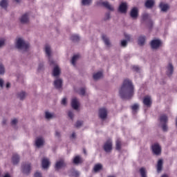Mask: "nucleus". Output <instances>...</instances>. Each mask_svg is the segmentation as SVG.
Listing matches in <instances>:
<instances>
[{
  "label": "nucleus",
  "instance_id": "obj_1",
  "mask_svg": "<svg viewBox=\"0 0 177 177\" xmlns=\"http://www.w3.org/2000/svg\"><path fill=\"white\" fill-rule=\"evenodd\" d=\"M119 94L122 99H131L133 96V84L129 80H125L119 90Z\"/></svg>",
  "mask_w": 177,
  "mask_h": 177
},
{
  "label": "nucleus",
  "instance_id": "obj_2",
  "mask_svg": "<svg viewBox=\"0 0 177 177\" xmlns=\"http://www.w3.org/2000/svg\"><path fill=\"white\" fill-rule=\"evenodd\" d=\"M15 46L17 48V49L27 50L28 48H30V44L26 42L23 38L19 37L16 39Z\"/></svg>",
  "mask_w": 177,
  "mask_h": 177
},
{
  "label": "nucleus",
  "instance_id": "obj_3",
  "mask_svg": "<svg viewBox=\"0 0 177 177\" xmlns=\"http://www.w3.org/2000/svg\"><path fill=\"white\" fill-rule=\"evenodd\" d=\"M103 149L106 153H111L113 151V140L109 138L104 144Z\"/></svg>",
  "mask_w": 177,
  "mask_h": 177
},
{
  "label": "nucleus",
  "instance_id": "obj_4",
  "mask_svg": "<svg viewBox=\"0 0 177 177\" xmlns=\"http://www.w3.org/2000/svg\"><path fill=\"white\" fill-rule=\"evenodd\" d=\"M21 172L24 175H28L31 172V163L24 162L21 165Z\"/></svg>",
  "mask_w": 177,
  "mask_h": 177
},
{
  "label": "nucleus",
  "instance_id": "obj_5",
  "mask_svg": "<svg viewBox=\"0 0 177 177\" xmlns=\"http://www.w3.org/2000/svg\"><path fill=\"white\" fill-rule=\"evenodd\" d=\"M44 50H45L46 55L48 57V62H49L50 64H53V63H55V61H53V59L52 58H50V55L52 53V50L50 49V46L46 45L45 48H44Z\"/></svg>",
  "mask_w": 177,
  "mask_h": 177
},
{
  "label": "nucleus",
  "instance_id": "obj_6",
  "mask_svg": "<svg viewBox=\"0 0 177 177\" xmlns=\"http://www.w3.org/2000/svg\"><path fill=\"white\" fill-rule=\"evenodd\" d=\"M53 65L54 66V68L53 69V77H59V75H60V73H61V70H60V67H59V66L57 64H56V63H54L52 64H50V66H52Z\"/></svg>",
  "mask_w": 177,
  "mask_h": 177
},
{
  "label": "nucleus",
  "instance_id": "obj_7",
  "mask_svg": "<svg viewBox=\"0 0 177 177\" xmlns=\"http://www.w3.org/2000/svg\"><path fill=\"white\" fill-rule=\"evenodd\" d=\"M151 49H158L161 46V40L158 39H153L150 43Z\"/></svg>",
  "mask_w": 177,
  "mask_h": 177
},
{
  "label": "nucleus",
  "instance_id": "obj_8",
  "mask_svg": "<svg viewBox=\"0 0 177 177\" xmlns=\"http://www.w3.org/2000/svg\"><path fill=\"white\" fill-rule=\"evenodd\" d=\"M118 12L123 14L127 13L128 12V3L127 2L121 3L118 8Z\"/></svg>",
  "mask_w": 177,
  "mask_h": 177
},
{
  "label": "nucleus",
  "instance_id": "obj_9",
  "mask_svg": "<svg viewBox=\"0 0 177 177\" xmlns=\"http://www.w3.org/2000/svg\"><path fill=\"white\" fill-rule=\"evenodd\" d=\"M45 145V138L42 136H39L35 140V146L36 147H42Z\"/></svg>",
  "mask_w": 177,
  "mask_h": 177
},
{
  "label": "nucleus",
  "instance_id": "obj_10",
  "mask_svg": "<svg viewBox=\"0 0 177 177\" xmlns=\"http://www.w3.org/2000/svg\"><path fill=\"white\" fill-rule=\"evenodd\" d=\"M98 115L101 120H106L107 118V109L104 108L100 109Z\"/></svg>",
  "mask_w": 177,
  "mask_h": 177
},
{
  "label": "nucleus",
  "instance_id": "obj_11",
  "mask_svg": "<svg viewBox=\"0 0 177 177\" xmlns=\"http://www.w3.org/2000/svg\"><path fill=\"white\" fill-rule=\"evenodd\" d=\"M152 151L156 156H160L161 154V147L158 144H154L152 145Z\"/></svg>",
  "mask_w": 177,
  "mask_h": 177
},
{
  "label": "nucleus",
  "instance_id": "obj_12",
  "mask_svg": "<svg viewBox=\"0 0 177 177\" xmlns=\"http://www.w3.org/2000/svg\"><path fill=\"white\" fill-rule=\"evenodd\" d=\"M71 106L74 110H78L80 108V100L75 97L71 100Z\"/></svg>",
  "mask_w": 177,
  "mask_h": 177
},
{
  "label": "nucleus",
  "instance_id": "obj_13",
  "mask_svg": "<svg viewBox=\"0 0 177 177\" xmlns=\"http://www.w3.org/2000/svg\"><path fill=\"white\" fill-rule=\"evenodd\" d=\"M54 86L56 89H62V88L63 86V79L57 78L54 81Z\"/></svg>",
  "mask_w": 177,
  "mask_h": 177
},
{
  "label": "nucleus",
  "instance_id": "obj_14",
  "mask_svg": "<svg viewBox=\"0 0 177 177\" xmlns=\"http://www.w3.org/2000/svg\"><path fill=\"white\" fill-rule=\"evenodd\" d=\"M66 167V162H64V160L63 159L57 161L55 164V169L59 170L62 169V168H64Z\"/></svg>",
  "mask_w": 177,
  "mask_h": 177
},
{
  "label": "nucleus",
  "instance_id": "obj_15",
  "mask_svg": "<svg viewBox=\"0 0 177 177\" xmlns=\"http://www.w3.org/2000/svg\"><path fill=\"white\" fill-rule=\"evenodd\" d=\"M30 21V17L28 16V13L24 14L20 18V22L22 24H27Z\"/></svg>",
  "mask_w": 177,
  "mask_h": 177
},
{
  "label": "nucleus",
  "instance_id": "obj_16",
  "mask_svg": "<svg viewBox=\"0 0 177 177\" xmlns=\"http://www.w3.org/2000/svg\"><path fill=\"white\" fill-rule=\"evenodd\" d=\"M151 97H150L149 95H147L144 97L143 104H145V106H147V107H150V106H151Z\"/></svg>",
  "mask_w": 177,
  "mask_h": 177
},
{
  "label": "nucleus",
  "instance_id": "obj_17",
  "mask_svg": "<svg viewBox=\"0 0 177 177\" xmlns=\"http://www.w3.org/2000/svg\"><path fill=\"white\" fill-rule=\"evenodd\" d=\"M41 165L44 169H48V168H49V165H50V162L47 158H44L41 160Z\"/></svg>",
  "mask_w": 177,
  "mask_h": 177
},
{
  "label": "nucleus",
  "instance_id": "obj_18",
  "mask_svg": "<svg viewBox=\"0 0 177 177\" xmlns=\"http://www.w3.org/2000/svg\"><path fill=\"white\" fill-rule=\"evenodd\" d=\"M166 74L168 75V77H171L172 74H174V65L172 64L169 63L167 66V71Z\"/></svg>",
  "mask_w": 177,
  "mask_h": 177
},
{
  "label": "nucleus",
  "instance_id": "obj_19",
  "mask_svg": "<svg viewBox=\"0 0 177 177\" xmlns=\"http://www.w3.org/2000/svg\"><path fill=\"white\" fill-rule=\"evenodd\" d=\"M138 8L134 7L133 9H131V12H130V16L131 18L133 19H138Z\"/></svg>",
  "mask_w": 177,
  "mask_h": 177
},
{
  "label": "nucleus",
  "instance_id": "obj_20",
  "mask_svg": "<svg viewBox=\"0 0 177 177\" xmlns=\"http://www.w3.org/2000/svg\"><path fill=\"white\" fill-rule=\"evenodd\" d=\"M146 42V36L141 35L138 37V43L140 46H143Z\"/></svg>",
  "mask_w": 177,
  "mask_h": 177
},
{
  "label": "nucleus",
  "instance_id": "obj_21",
  "mask_svg": "<svg viewBox=\"0 0 177 177\" xmlns=\"http://www.w3.org/2000/svg\"><path fill=\"white\" fill-rule=\"evenodd\" d=\"M26 96L27 93L24 91L18 92L17 94V97L19 99V100H24Z\"/></svg>",
  "mask_w": 177,
  "mask_h": 177
},
{
  "label": "nucleus",
  "instance_id": "obj_22",
  "mask_svg": "<svg viewBox=\"0 0 177 177\" xmlns=\"http://www.w3.org/2000/svg\"><path fill=\"white\" fill-rule=\"evenodd\" d=\"M102 39L106 45V46H107V48H110V46H111V43L110 42V39H109V37H107V36L103 35Z\"/></svg>",
  "mask_w": 177,
  "mask_h": 177
},
{
  "label": "nucleus",
  "instance_id": "obj_23",
  "mask_svg": "<svg viewBox=\"0 0 177 177\" xmlns=\"http://www.w3.org/2000/svg\"><path fill=\"white\" fill-rule=\"evenodd\" d=\"M12 164H14V165L19 164V162L20 161V156H19V155H17V154H14L12 156Z\"/></svg>",
  "mask_w": 177,
  "mask_h": 177
},
{
  "label": "nucleus",
  "instance_id": "obj_24",
  "mask_svg": "<svg viewBox=\"0 0 177 177\" xmlns=\"http://www.w3.org/2000/svg\"><path fill=\"white\" fill-rule=\"evenodd\" d=\"M102 5H103V6H104V8H106L109 10H111V12H113L114 10V8L112 7V6L110 5V3L108 1L102 2Z\"/></svg>",
  "mask_w": 177,
  "mask_h": 177
},
{
  "label": "nucleus",
  "instance_id": "obj_25",
  "mask_svg": "<svg viewBox=\"0 0 177 177\" xmlns=\"http://www.w3.org/2000/svg\"><path fill=\"white\" fill-rule=\"evenodd\" d=\"M160 122L161 124H167V122H168V116H167V115H160Z\"/></svg>",
  "mask_w": 177,
  "mask_h": 177
},
{
  "label": "nucleus",
  "instance_id": "obj_26",
  "mask_svg": "<svg viewBox=\"0 0 177 177\" xmlns=\"http://www.w3.org/2000/svg\"><path fill=\"white\" fill-rule=\"evenodd\" d=\"M103 168V165L100 163L95 164L93 167V172H99V171L102 170Z\"/></svg>",
  "mask_w": 177,
  "mask_h": 177
},
{
  "label": "nucleus",
  "instance_id": "obj_27",
  "mask_svg": "<svg viewBox=\"0 0 177 177\" xmlns=\"http://www.w3.org/2000/svg\"><path fill=\"white\" fill-rule=\"evenodd\" d=\"M159 6L162 12H167V10L169 9V6H168V4H165L164 3H160Z\"/></svg>",
  "mask_w": 177,
  "mask_h": 177
},
{
  "label": "nucleus",
  "instance_id": "obj_28",
  "mask_svg": "<svg viewBox=\"0 0 177 177\" xmlns=\"http://www.w3.org/2000/svg\"><path fill=\"white\" fill-rule=\"evenodd\" d=\"M162 164L163 162L162 159L158 161L157 166H156L157 172L158 173L161 172V171L162 170Z\"/></svg>",
  "mask_w": 177,
  "mask_h": 177
},
{
  "label": "nucleus",
  "instance_id": "obj_29",
  "mask_svg": "<svg viewBox=\"0 0 177 177\" xmlns=\"http://www.w3.org/2000/svg\"><path fill=\"white\" fill-rule=\"evenodd\" d=\"M153 6H154V0H147L145 2V6L148 9H150V8H153Z\"/></svg>",
  "mask_w": 177,
  "mask_h": 177
},
{
  "label": "nucleus",
  "instance_id": "obj_30",
  "mask_svg": "<svg viewBox=\"0 0 177 177\" xmlns=\"http://www.w3.org/2000/svg\"><path fill=\"white\" fill-rule=\"evenodd\" d=\"M131 110L133 114H136L138 110H139V104H134L131 106Z\"/></svg>",
  "mask_w": 177,
  "mask_h": 177
},
{
  "label": "nucleus",
  "instance_id": "obj_31",
  "mask_svg": "<svg viewBox=\"0 0 177 177\" xmlns=\"http://www.w3.org/2000/svg\"><path fill=\"white\" fill-rule=\"evenodd\" d=\"M80 162H82V158H81V156H77L73 158V164H80Z\"/></svg>",
  "mask_w": 177,
  "mask_h": 177
},
{
  "label": "nucleus",
  "instance_id": "obj_32",
  "mask_svg": "<svg viewBox=\"0 0 177 177\" xmlns=\"http://www.w3.org/2000/svg\"><path fill=\"white\" fill-rule=\"evenodd\" d=\"M103 77V73L102 72H97L93 75V79L95 80H100Z\"/></svg>",
  "mask_w": 177,
  "mask_h": 177
},
{
  "label": "nucleus",
  "instance_id": "obj_33",
  "mask_svg": "<svg viewBox=\"0 0 177 177\" xmlns=\"http://www.w3.org/2000/svg\"><path fill=\"white\" fill-rule=\"evenodd\" d=\"M45 117L46 120H50L55 117V114L50 113L49 111H46L45 113Z\"/></svg>",
  "mask_w": 177,
  "mask_h": 177
},
{
  "label": "nucleus",
  "instance_id": "obj_34",
  "mask_svg": "<svg viewBox=\"0 0 177 177\" xmlns=\"http://www.w3.org/2000/svg\"><path fill=\"white\" fill-rule=\"evenodd\" d=\"M71 176L78 177L80 176V171L73 169L71 170Z\"/></svg>",
  "mask_w": 177,
  "mask_h": 177
},
{
  "label": "nucleus",
  "instance_id": "obj_35",
  "mask_svg": "<svg viewBox=\"0 0 177 177\" xmlns=\"http://www.w3.org/2000/svg\"><path fill=\"white\" fill-rule=\"evenodd\" d=\"M0 6L6 9V8H8V0H1L0 1Z\"/></svg>",
  "mask_w": 177,
  "mask_h": 177
},
{
  "label": "nucleus",
  "instance_id": "obj_36",
  "mask_svg": "<svg viewBox=\"0 0 177 177\" xmlns=\"http://www.w3.org/2000/svg\"><path fill=\"white\" fill-rule=\"evenodd\" d=\"M71 39L73 42H78V41H80V36H78L77 35H72L71 37Z\"/></svg>",
  "mask_w": 177,
  "mask_h": 177
},
{
  "label": "nucleus",
  "instance_id": "obj_37",
  "mask_svg": "<svg viewBox=\"0 0 177 177\" xmlns=\"http://www.w3.org/2000/svg\"><path fill=\"white\" fill-rule=\"evenodd\" d=\"M92 3V0H82V5L83 6H89Z\"/></svg>",
  "mask_w": 177,
  "mask_h": 177
},
{
  "label": "nucleus",
  "instance_id": "obj_38",
  "mask_svg": "<svg viewBox=\"0 0 177 177\" xmlns=\"http://www.w3.org/2000/svg\"><path fill=\"white\" fill-rule=\"evenodd\" d=\"M78 59H80V55H74L72 57L71 64H73V66H75V62H77L78 60Z\"/></svg>",
  "mask_w": 177,
  "mask_h": 177
},
{
  "label": "nucleus",
  "instance_id": "obj_39",
  "mask_svg": "<svg viewBox=\"0 0 177 177\" xmlns=\"http://www.w3.org/2000/svg\"><path fill=\"white\" fill-rule=\"evenodd\" d=\"M140 174L142 177H147V175L146 174V169H145V167L140 169Z\"/></svg>",
  "mask_w": 177,
  "mask_h": 177
},
{
  "label": "nucleus",
  "instance_id": "obj_40",
  "mask_svg": "<svg viewBox=\"0 0 177 177\" xmlns=\"http://www.w3.org/2000/svg\"><path fill=\"white\" fill-rule=\"evenodd\" d=\"M6 44V39L3 38L0 39V49H1V48H3V46H5Z\"/></svg>",
  "mask_w": 177,
  "mask_h": 177
},
{
  "label": "nucleus",
  "instance_id": "obj_41",
  "mask_svg": "<svg viewBox=\"0 0 177 177\" xmlns=\"http://www.w3.org/2000/svg\"><path fill=\"white\" fill-rule=\"evenodd\" d=\"M115 146H116V150H121V140H117Z\"/></svg>",
  "mask_w": 177,
  "mask_h": 177
},
{
  "label": "nucleus",
  "instance_id": "obj_42",
  "mask_svg": "<svg viewBox=\"0 0 177 177\" xmlns=\"http://www.w3.org/2000/svg\"><path fill=\"white\" fill-rule=\"evenodd\" d=\"M5 74V66L2 64H0V75Z\"/></svg>",
  "mask_w": 177,
  "mask_h": 177
},
{
  "label": "nucleus",
  "instance_id": "obj_43",
  "mask_svg": "<svg viewBox=\"0 0 177 177\" xmlns=\"http://www.w3.org/2000/svg\"><path fill=\"white\" fill-rule=\"evenodd\" d=\"M86 92V90L85 88H82L80 89L79 94L82 96H85V93Z\"/></svg>",
  "mask_w": 177,
  "mask_h": 177
},
{
  "label": "nucleus",
  "instance_id": "obj_44",
  "mask_svg": "<svg viewBox=\"0 0 177 177\" xmlns=\"http://www.w3.org/2000/svg\"><path fill=\"white\" fill-rule=\"evenodd\" d=\"M162 129L164 132H167V131H168V126H167V123L162 124Z\"/></svg>",
  "mask_w": 177,
  "mask_h": 177
},
{
  "label": "nucleus",
  "instance_id": "obj_45",
  "mask_svg": "<svg viewBox=\"0 0 177 177\" xmlns=\"http://www.w3.org/2000/svg\"><path fill=\"white\" fill-rule=\"evenodd\" d=\"M76 138H77V133H75V132H73L72 134L70 136V139L71 140H74Z\"/></svg>",
  "mask_w": 177,
  "mask_h": 177
},
{
  "label": "nucleus",
  "instance_id": "obj_46",
  "mask_svg": "<svg viewBox=\"0 0 177 177\" xmlns=\"http://www.w3.org/2000/svg\"><path fill=\"white\" fill-rule=\"evenodd\" d=\"M127 45H128V41L127 40L121 41V46H122L123 48H125V46H127Z\"/></svg>",
  "mask_w": 177,
  "mask_h": 177
},
{
  "label": "nucleus",
  "instance_id": "obj_47",
  "mask_svg": "<svg viewBox=\"0 0 177 177\" xmlns=\"http://www.w3.org/2000/svg\"><path fill=\"white\" fill-rule=\"evenodd\" d=\"M147 19H149V15L148 14H143L142 16V20L143 21H146V20H147Z\"/></svg>",
  "mask_w": 177,
  "mask_h": 177
},
{
  "label": "nucleus",
  "instance_id": "obj_48",
  "mask_svg": "<svg viewBox=\"0 0 177 177\" xmlns=\"http://www.w3.org/2000/svg\"><path fill=\"white\" fill-rule=\"evenodd\" d=\"M61 104H62V106H67V98H63L61 101Z\"/></svg>",
  "mask_w": 177,
  "mask_h": 177
},
{
  "label": "nucleus",
  "instance_id": "obj_49",
  "mask_svg": "<svg viewBox=\"0 0 177 177\" xmlns=\"http://www.w3.org/2000/svg\"><path fill=\"white\" fill-rule=\"evenodd\" d=\"M82 121H77L75 124L76 128H81V127H82Z\"/></svg>",
  "mask_w": 177,
  "mask_h": 177
},
{
  "label": "nucleus",
  "instance_id": "obj_50",
  "mask_svg": "<svg viewBox=\"0 0 177 177\" xmlns=\"http://www.w3.org/2000/svg\"><path fill=\"white\" fill-rule=\"evenodd\" d=\"M68 115L71 118V120H73L74 118V113L71 111H68Z\"/></svg>",
  "mask_w": 177,
  "mask_h": 177
},
{
  "label": "nucleus",
  "instance_id": "obj_51",
  "mask_svg": "<svg viewBox=\"0 0 177 177\" xmlns=\"http://www.w3.org/2000/svg\"><path fill=\"white\" fill-rule=\"evenodd\" d=\"M37 70L38 71H42L44 70V64H39Z\"/></svg>",
  "mask_w": 177,
  "mask_h": 177
},
{
  "label": "nucleus",
  "instance_id": "obj_52",
  "mask_svg": "<svg viewBox=\"0 0 177 177\" xmlns=\"http://www.w3.org/2000/svg\"><path fill=\"white\" fill-rule=\"evenodd\" d=\"M133 71H136L137 73H139V71L140 70V68L138 66H133Z\"/></svg>",
  "mask_w": 177,
  "mask_h": 177
},
{
  "label": "nucleus",
  "instance_id": "obj_53",
  "mask_svg": "<svg viewBox=\"0 0 177 177\" xmlns=\"http://www.w3.org/2000/svg\"><path fill=\"white\" fill-rule=\"evenodd\" d=\"M124 38H126V41H131V36L127 33H124Z\"/></svg>",
  "mask_w": 177,
  "mask_h": 177
},
{
  "label": "nucleus",
  "instance_id": "obj_54",
  "mask_svg": "<svg viewBox=\"0 0 177 177\" xmlns=\"http://www.w3.org/2000/svg\"><path fill=\"white\" fill-rule=\"evenodd\" d=\"M55 136H56V138H60L62 136V134L60 133V131H55Z\"/></svg>",
  "mask_w": 177,
  "mask_h": 177
},
{
  "label": "nucleus",
  "instance_id": "obj_55",
  "mask_svg": "<svg viewBox=\"0 0 177 177\" xmlns=\"http://www.w3.org/2000/svg\"><path fill=\"white\" fill-rule=\"evenodd\" d=\"M109 19H110V12H107L105 15V20H109Z\"/></svg>",
  "mask_w": 177,
  "mask_h": 177
},
{
  "label": "nucleus",
  "instance_id": "obj_56",
  "mask_svg": "<svg viewBox=\"0 0 177 177\" xmlns=\"http://www.w3.org/2000/svg\"><path fill=\"white\" fill-rule=\"evenodd\" d=\"M12 125H16L17 124V119H14L11 122Z\"/></svg>",
  "mask_w": 177,
  "mask_h": 177
},
{
  "label": "nucleus",
  "instance_id": "obj_57",
  "mask_svg": "<svg viewBox=\"0 0 177 177\" xmlns=\"http://www.w3.org/2000/svg\"><path fill=\"white\" fill-rule=\"evenodd\" d=\"M35 177H42L41 173L37 171L35 174Z\"/></svg>",
  "mask_w": 177,
  "mask_h": 177
},
{
  "label": "nucleus",
  "instance_id": "obj_58",
  "mask_svg": "<svg viewBox=\"0 0 177 177\" xmlns=\"http://www.w3.org/2000/svg\"><path fill=\"white\" fill-rule=\"evenodd\" d=\"M0 86L1 88H3V80L0 79Z\"/></svg>",
  "mask_w": 177,
  "mask_h": 177
},
{
  "label": "nucleus",
  "instance_id": "obj_59",
  "mask_svg": "<svg viewBox=\"0 0 177 177\" xmlns=\"http://www.w3.org/2000/svg\"><path fill=\"white\" fill-rule=\"evenodd\" d=\"M6 86V88H10V83L8 82Z\"/></svg>",
  "mask_w": 177,
  "mask_h": 177
},
{
  "label": "nucleus",
  "instance_id": "obj_60",
  "mask_svg": "<svg viewBox=\"0 0 177 177\" xmlns=\"http://www.w3.org/2000/svg\"><path fill=\"white\" fill-rule=\"evenodd\" d=\"M149 24H150V27H152V26H153V22H152V21H149Z\"/></svg>",
  "mask_w": 177,
  "mask_h": 177
},
{
  "label": "nucleus",
  "instance_id": "obj_61",
  "mask_svg": "<svg viewBox=\"0 0 177 177\" xmlns=\"http://www.w3.org/2000/svg\"><path fill=\"white\" fill-rule=\"evenodd\" d=\"M3 177H10V175H9L8 174H7L4 175Z\"/></svg>",
  "mask_w": 177,
  "mask_h": 177
},
{
  "label": "nucleus",
  "instance_id": "obj_62",
  "mask_svg": "<svg viewBox=\"0 0 177 177\" xmlns=\"http://www.w3.org/2000/svg\"><path fill=\"white\" fill-rule=\"evenodd\" d=\"M2 122H3V125H5V124H6V120L4 119Z\"/></svg>",
  "mask_w": 177,
  "mask_h": 177
},
{
  "label": "nucleus",
  "instance_id": "obj_63",
  "mask_svg": "<svg viewBox=\"0 0 177 177\" xmlns=\"http://www.w3.org/2000/svg\"><path fill=\"white\" fill-rule=\"evenodd\" d=\"M15 2H19L20 1V0H15Z\"/></svg>",
  "mask_w": 177,
  "mask_h": 177
},
{
  "label": "nucleus",
  "instance_id": "obj_64",
  "mask_svg": "<svg viewBox=\"0 0 177 177\" xmlns=\"http://www.w3.org/2000/svg\"><path fill=\"white\" fill-rule=\"evenodd\" d=\"M108 177H115V176H108Z\"/></svg>",
  "mask_w": 177,
  "mask_h": 177
}]
</instances>
